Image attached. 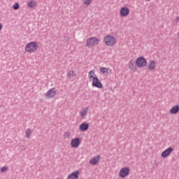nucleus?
<instances>
[{
	"mask_svg": "<svg viewBox=\"0 0 179 179\" xmlns=\"http://www.w3.org/2000/svg\"><path fill=\"white\" fill-rule=\"evenodd\" d=\"M88 79L92 82V87H96V89H103V83L97 77L95 70H91L88 72Z\"/></svg>",
	"mask_w": 179,
	"mask_h": 179,
	"instance_id": "obj_1",
	"label": "nucleus"
},
{
	"mask_svg": "<svg viewBox=\"0 0 179 179\" xmlns=\"http://www.w3.org/2000/svg\"><path fill=\"white\" fill-rule=\"evenodd\" d=\"M40 48L38 43L36 41H31L28 43L24 47L25 52L28 54H33V52H36Z\"/></svg>",
	"mask_w": 179,
	"mask_h": 179,
	"instance_id": "obj_2",
	"label": "nucleus"
},
{
	"mask_svg": "<svg viewBox=\"0 0 179 179\" xmlns=\"http://www.w3.org/2000/svg\"><path fill=\"white\" fill-rule=\"evenodd\" d=\"M100 44V39L97 37L92 36L87 38L85 45L87 48H93Z\"/></svg>",
	"mask_w": 179,
	"mask_h": 179,
	"instance_id": "obj_3",
	"label": "nucleus"
},
{
	"mask_svg": "<svg viewBox=\"0 0 179 179\" xmlns=\"http://www.w3.org/2000/svg\"><path fill=\"white\" fill-rule=\"evenodd\" d=\"M103 43L106 47H113L117 44V38L112 35H107L103 38Z\"/></svg>",
	"mask_w": 179,
	"mask_h": 179,
	"instance_id": "obj_4",
	"label": "nucleus"
},
{
	"mask_svg": "<svg viewBox=\"0 0 179 179\" xmlns=\"http://www.w3.org/2000/svg\"><path fill=\"white\" fill-rule=\"evenodd\" d=\"M136 65L137 68H145L148 65V61L143 56L138 57L136 59Z\"/></svg>",
	"mask_w": 179,
	"mask_h": 179,
	"instance_id": "obj_5",
	"label": "nucleus"
},
{
	"mask_svg": "<svg viewBox=\"0 0 179 179\" xmlns=\"http://www.w3.org/2000/svg\"><path fill=\"white\" fill-rule=\"evenodd\" d=\"M80 143H82L80 138L75 137L71 140L70 146L74 149H78V148L80 146Z\"/></svg>",
	"mask_w": 179,
	"mask_h": 179,
	"instance_id": "obj_6",
	"label": "nucleus"
},
{
	"mask_svg": "<svg viewBox=\"0 0 179 179\" xmlns=\"http://www.w3.org/2000/svg\"><path fill=\"white\" fill-rule=\"evenodd\" d=\"M129 168L125 166L122 168L119 171V177L120 178H125L126 177H128L129 176Z\"/></svg>",
	"mask_w": 179,
	"mask_h": 179,
	"instance_id": "obj_7",
	"label": "nucleus"
},
{
	"mask_svg": "<svg viewBox=\"0 0 179 179\" xmlns=\"http://www.w3.org/2000/svg\"><path fill=\"white\" fill-rule=\"evenodd\" d=\"M55 96H57V90L54 87L50 88L45 94V99H52Z\"/></svg>",
	"mask_w": 179,
	"mask_h": 179,
	"instance_id": "obj_8",
	"label": "nucleus"
},
{
	"mask_svg": "<svg viewBox=\"0 0 179 179\" xmlns=\"http://www.w3.org/2000/svg\"><path fill=\"white\" fill-rule=\"evenodd\" d=\"M128 66L131 72H136V71H138V66H136V62L134 59H131L129 62Z\"/></svg>",
	"mask_w": 179,
	"mask_h": 179,
	"instance_id": "obj_9",
	"label": "nucleus"
},
{
	"mask_svg": "<svg viewBox=\"0 0 179 179\" xmlns=\"http://www.w3.org/2000/svg\"><path fill=\"white\" fill-rule=\"evenodd\" d=\"M173 150L174 149H173V148L169 147L167 149H166L162 152L161 157H162L163 159H166V157H169V156H170V155L173 153Z\"/></svg>",
	"mask_w": 179,
	"mask_h": 179,
	"instance_id": "obj_10",
	"label": "nucleus"
},
{
	"mask_svg": "<svg viewBox=\"0 0 179 179\" xmlns=\"http://www.w3.org/2000/svg\"><path fill=\"white\" fill-rule=\"evenodd\" d=\"M120 16L122 17H125L129 15V8L127 7H122L120 10Z\"/></svg>",
	"mask_w": 179,
	"mask_h": 179,
	"instance_id": "obj_11",
	"label": "nucleus"
},
{
	"mask_svg": "<svg viewBox=\"0 0 179 179\" xmlns=\"http://www.w3.org/2000/svg\"><path fill=\"white\" fill-rule=\"evenodd\" d=\"M156 61L150 60L148 64V71H156Z\"/></svg>",
	"mask_w": 179,
	"mask_h": 179,
	"instance_id": "obj_12",
	"label": "nucleus"
},
{
	"mask_svg": "<svg viewBox=\"0 0 179 179\" xmlns=\"http://www.w3.org/2000/svg\"><path fill=\"white\" fill-rule=\"evenodd\" d=\"M100 160V155H96L95 157H93L90 159V163L92 166H96L99 163V161Z\"/></svg>",
	"mask_w": 179,
	"mask_h": 179,
	"instance_id": "obj_13",
	"label": "nucleus"
},
{
	"mask_svg": "<svg viewBox=\"0 0 179 179\" xmlns=\"http://www.w3.org/2000/svg\"><path fill=\"white\" fill-rule=\"evenodd\" d=\"M79 178V171H76L69 175L66 179H78Z\"/></svg>",
	"mask_w": 179,
	"mask_h": 179,
	"instance_id": "obj_14",
	"label": "nucleus"
},
{
	"mask_svg": "<svg viewBox=\"0 0 179 179\" xmlns=\"http://www.w3.org/2000/svg\"><path fill=\"white\" fill-rule=\"evenodd\" d=\"M100 72L103 75H110L113 71L110 69L106 68V67H101L99 69Z\"/></svg>",
	"mask_w": 179,
	"mask_h": 179,
	"instance_id": "obj_15",
	"label": "nucleus"
},
{
	"mask_svg": "<svg viewBox=\"0 0 179 179\" xmlns=\"http://www.w3.org/2000/svg\"><path fill=\"white\" fill-rule=\"evenodd\" d=\"M79 129L82 132H85V131H87L89 129V124L87 122H83L79 126Z\"/></svg>",
	"mask_w": 179,
	"mask_h": 179,
	"instance_id": "obj_16",
	"label": "nucleus"
},
{
	"mask_svg": "<svg viewBox=\"0 0 179 179\" xmlns=\"http://www.w3.org/2000/svg\"><path fill=\"white\" fill-rule=\"evenodd\" d=\"M68 79H75L76 78V72L73 70H70L66 74Z\"/></svg>",
	"mask_w": 179,
	"mask_h": 179,
	"instance_id": "obj_17",
	"label": "nucleus"
},
{
	"mask_svg": "<svg viewBox=\"0 0 179 179\" xmlns=\"http://www.w3.org/2000/svg\"><path fill=\"white\" fill-rule=\"evenodd\" d=\"M89 111V108H83L80 111V117L81 118H85L86 115H87V113Z\"/></svg>",
	"mask_w": 179,
	"mask_h": 179,
	"instance_id": "obj_18",
	"label": "nucleus"
},
{
	"mask_svg": "<svg viewBox=\"0 0 179 179\" xmlns=\"http://www.w3.org/2000/svg\"><path fill=\"white\" fill-rule=\"evenodd\" d=\"M179 112V106L176 105L175 106H173L170 110L169 113L172 114L173 115H176Z\"/></svg>",
	"mask_w": 179,
	"mask_h": 179,
	"instance_id": "obj_19",
	"label": "nucleus"
},
{
	"mask_svg": "<svg viewBox=\"0 0 179 179\" xmlns=\"http://www.w3.org/2000/svg\"><path fill=\"white\" fill-rule=\"evenodd\" d=\"M27 6L28 8H36V6H37V2L36 0H29L27 3Z\"/></svg>",
	"mask_w": 179,
	"mask_h": 179,
	"instance_id": "obj_20",
	"label": "nucleus"
},
{
	"mask_svg": "<svg viewBox=\"0 0 179 179\" xmlns=\"http://www.w3.org/2000/svg\"><path fill=\"white\" fill-rule=\"evenodd\" d=\"M32 132H33V130H31V129H27L25 131V136H26V138H27L29 139L30 138V136H31Z\"/></svg>",
	"mask_w": 179,
	"mask_h": 179,
	"instance_id": "obj_21",
	"label": "nucleus"
},
{
	"mask_svg": "<svg viewBox=\"0 0 179 179\" xmlns=\"http://www.w3.org/2000/svg\"><path fill=\"white\" fill-rule=\"evenodd\" d=\"M64 139H71V133L69 131H65L64 133Z\"/></svg>",
	"mask_w": 179,
	"mask_h": 179,
	"instance_id": "obj_22",
	"label": "nucleus"
},
{
	"mask_svg": "<svg viewBox=\"0 0 179 179\" xmlns=\"http://www.w3.org/2000/svg\"><path fill=\"white\" fill-rule=\"evenodd\" d=\"M83 3L85 6H89L92 5V0H83Z\"/></svg>",
	"mask_w": 179,
	"mask_h": 179,
	"instance_id": "obj_23",
	"label": "nucleus"
},
{
	"mask_svg": "<svg viewBox=\"0 0 179 179\" xmlns=\"http://www.w3.org/2000/svg\"><path fill=\"white\" fill-rule=\"evenodd\" d=\"M19 8H20V6H19V3H15L13 5V8L14 9V10H17Z\"/></svg>",
	"mask_w": 179,
	"mask_h": 179,
	"instance_id": "obj_24",
	"label": "nucleus"
},
{
	"mask_svg": "<svg viewBox=\"0 0 179 179\" xmlns=\"http://www.w3.org/2000/svg\"><path fill=\"white\" fill-rule=\"evenodd\" d=\"M8 170V167L7 166H3L1 169V173H5V171H6Z\"/></svg>",
	"mask_w": 179,
	"mask_h": 179,
	"instance_id": "obj_25",
	"label": "nucleus"
},
{
	"mask_svg": "<svg viewBox=\"0 0 179 179\" xmlns=\"http://www.w3.org/2000/svg\"><path fill=\"white\" fill-rule=\"evenodd\" d=\"M3 27V26L2 25L1 23H0V31H2Z\"/></svg>",
	"mask_w": 179,
	"mask_h": 179,
	"instance_id": "obj_26",
	"label": "nucleus"
},
{
	"mask_svg": "<svg viewBox=\"0 0 179 179\" xmlns=\"http://www.w3.org/2000/svg\"><path fill=\"white\" fill-rule=\"evenodd\" d=\"M176 21H177V22H179V17H176Z\"/></svg>",
	"mask_w": 179,
	"mask_h": 179,
	"instance_id": "obj_27",
	"label": "nucleus"
},
{
	"mask_svg": "<svg viewBox=\"0 0 179 179\" xmlns=\"http://www.w3.org/2000/svg\"><path fill=\"white\" fill-rule=\"evenodd\" d=\"M177 36H178V38L179 40V31L178 32Z\"/></svg>",
	"mask_w": 179,
	"mask_h": 179,
	"instance_id": "obj_28",
	"label": "nucleus"
}]
</instances>
